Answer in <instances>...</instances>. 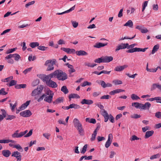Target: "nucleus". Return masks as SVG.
<instances>
[{
	"label": "nucleus",
	"mask_w": 161,
	"mask_h": 161,
	"mask_svg": "<svg viewBox=\"0 0 161 161\" xmlns=\"http://www.w3.org/2000/svg\"><path fill=\"white\" fill-rule=\"evenodd\" d=\"M154 133V131L153 130L150 131H147L146 133V134L144 136L145 138L147 139L153 135Z\"/></svg>",
	"instance_id": "nucleus-26"
},
{
	"label": "nucleus",
	"mask_w": 161,
	"mask_h": 161,
	"mask_svg": "<svg viewBox=\"0 0 161 161\" xmlns=\"http://www.w3.org/2000/svg\"><path fill=\"white\" fill-rule=\"evenodd\" d=\"M53 78H54L51 74H50L49 78L46 80L45 82L46 84L48 86L53 88H55L58 86V85L56 82L53 81L51 80V79Z\"/></svg>",
	"instance_id": "nucleus-2"
},
{
	"label": "nucleus",
	"mask_w": 161,
	"mask_h": 161,
	"mask_svg": "<svg viewBox=\"0 0 161 161\" xmlns=\"http://www.w3.org/2000/svg\"><path fill=\"white\" fill-rule=\"evenodd\" d=\"M37 48L41 50L42 51H45L46 50L47 48H48L47 47H45L44 46H38V47H37Z\"/></svg>",
	"instance_id": "nucleus-53"
},
{
	"label": "nucleus",
	"mask_w": 161,
	"mask_h": 161,
	"mask_svg": "<svg viewBox=\"0 0 161 161\" xmlns=\"http://www.w3.org/2000/svg\"><path fill=\"white\" fill-rule=\"evenodd\" d=\"M69 97L70 99V101L71 98H80V97L76 94H71L69 95Z\"/></svg>",
	"instance_id": "nucleus-29"
},
{
	"label": "nucleus",
	"mask_w": 161,
	"mask_h": 161,
	"mask_svg": "<svg viewBox=\"0 0 161 161\" xmlns=\"http://www.w3.org/2000/svg\"><path fill=\"white\" fill-rule=\"evenodd\" d=\"M104 63H108L113 60V57L112 56H106L103 57Z\"/></svg>",
	"instance_id": "nucleus-22"
},
{
	"label": "nucleus",
	"mask_w": 161,
	"mask_h": 161,
	"mask_svg": "<svg viewBox=\"0 0 161 161\" xmlns=\"http://www.w3.org/2000/svg\"><path fill=\"white\" fill-rule=\"evenodd\" d=\"M16 48L10 49L7 51L6 52V54H9L13 53L14 51L16 50Z\"/></svg>",
	"instance_id": "nucleus-58"
},
{
	"label": "nucleus",
	"mask_w": 161,
	"mask_h": 161,
	"mask_svg": "<svg viewBox=\"0 0 161 161\" xmlns=\"http://www.w3.org/2000/svg\"><path fill=\"white\" fill-rule=\"evenodd\" d=\"M130 97L133 100H138L140 99V98L135 94H132Z\"/></svg>",
	"instance_id": "nucleus-42"
},
{
	"label": "nucleus",
	"mask_w": 161,
	"mask_h": 161,
	"mask_svg": "<svg viewBox=\"0 0 161 161\" xmlns=\"http://www.w3.org/2000/svg\"><path fill=\"white\" fill-rule=\"evenodd\" d=\"M158 68L160 69V67L158 66L157 68L154 69L152 68L147 69V71L149 72H155L157 71Z\"/></svg>",
	"instance_id": "nucleus-45"
},
{
	"label": "nucleus",
	"mask_w": 161,
	"mask_h": 161,
	"mask_svg": "<svg viewBox=\"0 0 161 161\" xmlns=\"http://www.w3.org/2000/svg\"><path fill=\"white\" fill-rule=\"evenodd\" d=\"M61 90L65 94H66L69 92L66 86H63L61 88Z\"/></svg>",
	"instance_id": "nucleus-38"
},
{
	"label": "nucleus",
	"mask_w": 161,
	"mask_h": 161,
	"mask_svg": "<svg viewBox=\"0 0 161 161\" xmlns=\"http://www.w3.org/2000/svg\"><path fill=\"white\" fill-rule=\"evenodd\" d=\"M20 115L24 117H28L32 115V113L29 110H26L21 112L20 113Z\"/></svg>",
	"instance_id": "nucleus-8"
},
{
	"label": "nucleus",
	"mask_w": 161,
	"mask_h": 161,
	"mask_svg": "<svg viewBox=\"0 0 161 161\" xmlns=\"http://www.w3.org/2000/svg\"><path fill=\"white\" fill-rule=\"evenodd\" d=\"M56 60L53 59L52 60H47L45 63V65L47 66V71H51L54 69L53 65L55 64Z\"/></svg>",
	"instance_id": "nucleus-3"
},
{
	"label": "nucleus",
	"mask_w": 161,
	"mask_h": 161,
	"mask_svg": "<svg viewBox=\"0 0 161 161\" xmlns=\"http://www.w3.org/2000/svg\"><path fill=\"white\" fill-rule=\"evenodd\" d=\"M91 85V82H88L87 81H85L82 84H81V86H85L87 85Z\"/></svg>",
	"instance_id": "nucleus-56"
},
{
	"label": "nucleus",
	"mask_w": 161,
	"mask_h": 161,
	"mask_svg": "<svg viewBox=\"0 0 161 161\" xmlns=\"http://www.w3.org/2000/svg\"><path fill=\"white\" fill-rule=\"evenodd\" d=\"M73 122L74 126L75 127L81 124L79 120L76 118H75L74 119Z\"/></svg>",
	"instance_id": "nucleus-36"
},
{
	"label": "nucleus",
	"mask_w": 161,
	"mask_h": 161,
	"mask_svg": "<svg viewBox=\"0 0 161 161\" xmlns=\"http://www.w3.org/2000/svg\"><path fill=\"white\" fill-rule=\"evenodd\" d=\"M155 116L158 118H161V112H157L155 114Z\"/></svg>",
	"instance_id": "nucleus-62"
},
{
	"label": "nucleus",
	"mask_w": 161,
	"mask_h": 161,
	"mask_svg": "<svg viewBox=\"0 0 161 161\" xmlns=\"http://www.w3.org/2000/svg\"><path fill=\"white\" fill-rule=\"evenodd\" d=\"M160 154L159 153H158L152 155L150 157V158L151 160H153L155 158H159L160 157Z\"/></svg>",
	"instance_id": "nucleus-44"
},
{
	"label": "nucleus",
	"mask_w": 161,
	"mask_h": 161,
	"mask_svg": "<svg viewBox=\"0 0 161 161\" xmlns=\"http://www.w3.org/2000/svg\"><path fill=\"white\" fill-rule=\"evenodd\" d=\"M78 132L79 134L80 135V136H83L84 134V130L83 128H81V129H79L78 130Z\"/></svg>",
	"instance_id": "nucleus-55"
},
{
	"label": "nucleus",
	"mask_w": 161,
	"mask_h": 161,
	"mask_svg": "<svg viewBox=\"0 0 161 161\" xmlns=\"http://www.w3.org/2000/svg\"><path fill=\"white\" fill-rule=\"evenodd\" d=\"M5 89L4 88H1L0 90V95H5L8 94V92L5 91Z\"/></svg>",
	"instance_id": "nucleus-48"
},
{
	"label": "nucleus",
	"mask_w": 161,
	"mask_h": 161,
	"mask_svg": "<svg viewBox=\"0 0 161 161\" xmlns=\"http://www.w3.org/2000/svg\"><path fill=\"white\" fill-rule=\"evenodd\" d=\"M31 102V100L27 101L25 103L23 104L20 107V109H25L29 104Z\"/></svg>",
	"instance_id": "nucleus-27"
},
{
	"label": "nucleus",
	"mask_w": 161,
	"mask_h": 161,
	"mask_svg": "<svg viewBox=\"0 0 161 161\" xmlns=\"http://www.w3.org/2000/svg\"><path fill=\"white\" fill-rule=\"evenodd\" d=\"M127 67L128 66L126 65H125L122 66H117L115 68L114 70L117 71H121Z\"/></svg>",
	"instance_id": "nucleus-21"
},
{
	"label": "nucleus",
	"mask_w": 161,
	"mask_h": 161,
	"mask_svg": "<svg viewBox=\"0 0 161 161\" xmlns=\"http://www.w3.org/2000/svg\"><path fill=\"white\" fill-rule=\"evenodd\" d=\"M50 74L47 75L44 74H40L39 75V77L41 79L43 82H46Z\"/></svg>",
	"instance_id": "nucleus-19"
},
{
	"label": "nucleus",
	"mask_w": 161,
	"mask_h": 161,
	"mask_svg": "<svg viewBox=\"0 0 161 161\" xmlns=\"http://www.w3.org/2000/svg\"><path fill=\"white\" fill-rule=\"evenodd\" d=\"M130 117L131 118H132L137 119L140 118L141 117V116L140 115H138L137 114H134L131 115Z\"/></svg>",
	"instance_id": "nucleus-61"
},
{
	"label": "nucleus",
	"mask_w": 161,
	"mask_h": 161,
	"mask_svg": "<svg viewBox=\"0 0 161 161\" xmlns=\"http://www.w3.org/2000/svg\"><path fill=\"white\" fill-rule=\"evenodd\" d=\"M17 83V81L14 80H12L9 83L8 86H9L15 85Z\"/></svg>",
	"instance_id": "nucleus-54"
},
{
	"label": "nucleus",
	"mask_w": 161,
	"mask_h": 161,
	"mask_svg": "<svg viewBox=\"0 0 161 161\" xmlns=\"http://www.w3.org/2000/svg\"><path fill=\"white\" fill-rule=\"evenodd\" d=\"M98 83L101 85L102 86L103 88L107 87L106 83L103 80H100V82H98Z\"/></svg>",
	"instance_id": "nucleus-47"
},
{
	"label": "nucleus",
	"mask_w": 161,
	"mask_h": 161,
	"mask_svg": "<svg viewBox=\"0 0 161 161\" xmlns=\"http://www.w3.org/2000/svg\"><path fill=\"white\" fill-rule=\"evenodd\" d=\"M140 139V138L138 137L136 135H133L132 136L131 138H130V140L131 141H133L135 140H138Z\"/></svg>",
	"instance_id": "nucleus-52"
},
{
	"label": "nucleus",
	"mask_w": 161,
	"mask_h": 161,
	"mask_svg": "<svg viewBox=\"0 0 161 161\" xmlns=\"http://www.w3.org/2000/svg\"><path fill=\"white\" fill-rule=\"evenodd\" d=\"M97 65V64H92L88 62H86L84 63V65L85 66H87V67H90L91 68H93L95 66H96Z\"/></svg>",
	"instance_id": "nucleus-31"
},
{
	"label": "nucleus",
	"mask_w": 161,
	"mask_h": 161,
	"mask_svg": "<svg viewBox=\"0 0 161 161\" xmlns=\"http://www.w3.org/2000/svg\"><path fill=\"white\" fill-rule=\"evenodd\" d=\"M94 61L95 62L97 63H104L103 57H101V58L96 59L94 60Z\"/></svg>",
	"instance_id": "nucleus-40"
},
{
	"label": "nucleus",
	"mask_w": 161,
	"mask_h": 161,
	"mask_svg": "<svg viewBox=\"0 0 161 161\" xmlns=\"http://www.w3.org/2000/svg\"><path fill=\"white\" fill-rule=\"evenodd\" d=\"M155 100L156 101V102L157 103H161V97H155Z\"/></svg>",
	"instance_id": "nucleus-64"
},
{
	"label": "nucleus",
	"mask_w": 161,
	"mask_h": 161,
	"mask_svg": "<svg viewBox=\"0 0 161 161\" xmlns=\"http://www.w3.org/2000/svg\"><path fill=\"white\" fill-rule=\"evenodd\" d=\"M12 58H14L16 61H18L19 59L21 57L18 54L14 53V54H9L5 57V59H8Z\"/></svg>",
	"instance_id": "nucleus-6"
},
{
	"label": "nucleus",
	"mask_w": 161,
	"mask_h": 161,
	"mask_svg": "<svg viewBox=\"0 0 161 161\" xmlns=\"http://www.w3.org/2000/svg\"><path fill=\"white\" fill-rule=\"evenodd\" d=\"M61 49L63 50V51H64L65 52L69 54L71 53H75L76 51L75 49H70L69 48H66L65 47H62L61 48Z\"/></svg>",
	"instance_id": "nucleus-11"
},
{
	"label": "nucleus",
	"mask_w": 161,
	"mask_h": 161,
	"mask_svg": "<svg viewBox=\"0 0 161 161\" xmlns=\"http://www.w3.org/2000/svg\"><path fill=\"white\" fill-rule=\"evenodd\" d=\"M159 47V44H157L155 45L153 49L152 52V54H154L156 52H157Z\"/></svg>",
	"instance_id": "nucleus-32"
},
{
	"label": "nucleus",
	"mask_w": 161,
	"mask_h": 161,
	"mask_svg": "<svg viewBox=\"0 0 161 161\" xmlns=\"http://www.w3.org/2000/svg\"><path fill=\"white\" fill-rule=\"evenodd\" d=\"M151 104L149 102H146L144 104H141V110H146L147 109L148 110L150 107Z\"/></svg>",
	"instance_id": "nucleus-13"
},
{
	"label": "nucleus",
	"mask_w": 161,
	"mask_h": 161,
	"mask_svg": "<svg viewBox=\"0 0 161 161\" xmlns=\"http://www.w3.org/2000/svg\"><path fill=\"white\" fill-rule=\"evenodd\" d=\"M11 156L15 157L17 159V161H20L21 160V153L18 151H14L12 153Z\"/></svg>",
	"instance_id": "nucleus-7"
},
{
	"label": "nucleus",
	"mask_w": 161,
	"mask_h": 161,
	"mask_svg": "<svg viewBox=\"0 0 161 161\" xmlns=\"http://www.w3.org/2000/svg\"><path fill=\"white\" fill-rule=\"evenodd\" d=\"M66 65L68 67L69 69L68 70V72L70 75L71 73L75 71V70L74 69V67L72 65L69 64V63H66Z\"/></svg>",
	"instance_id": "nucleus-14"
},
{
	"label": "nucleus",
	"mask_w": 161,
	"mask_h": 161,
	"mask_svg": "<svg viewBox=\"0 0 161 161\" xmlns=\"http://www.w3.org/2000/svg\"><path fill=\"white\" fill-rule=\"evenodd\" d=\"M87 147V145H85L83 147L82 150L80 151V153L84 154L85 153Z\"/></svg>",
	"instance_id": "nucleus-57"
},
{
	"label": "nucleus",
	"mask_w": 161,
	"mask_h": 161,
	"mask_svg": "<svg viewBox=\"0 0 161 161\" xmlns=\"http://www.w3.org/2000/svg\"><path fill=\"white\" fill-rule=\"evenodd\" d=\"M112 134H109L108 136V140L105 143V146L106 147L108 148L110 146L112 142Z\"/></svg>",
	"instance_id": "nucleus-10"
},
{
	"label": "nucleus",
	"mask_w": 161,
	"mask_h": 161,
	"mask_svg": "<svg viewBox=\"0 0 161 161\" xmlns=\"http://www.w3.org/2000/svg\"><path fill=\"white\" fill-rule=\"evenodd\" d=\"M111 97L108 95H104L103 96H102L101 98V99H108L109 98H111Z\"/></svg>",
	"instance_id": "nucleus-59"
},
{
	"label": "nucleus",
	"mask_w": 161,
	"mask_h": 161,
	"mask_svg": "<svg viewBox=\"0 0 161 161\" xmlns=\"http://www.w3.org/2000/svg\"><path fill=\"white\" fill-rule=\"evenodd\" d=\"M100 112L102 115L104 117V121L105 122H106L108 121L109 117V115H108L107 111L105 110H101Z\"/></svg>",
	"instance_id": "nucleus-9"
},
{
	"label": "nucleus",
	"mask_w": 161,
	"mask_h": 161,
	"mask_svg": "<svg viewBox=\"0 0 161 161\" xmlns=\"http://www.w3.org/2000/svg\"><path fill=\"white\" fill-rule=\"evenodd\" d=\"M14 147L16 148L19 151L22 152L23 151L22 148L19 144L14 145Z\"/></svg>",
	"instance_id": "nucleus-43"
},
{
	"label": "nucleus",
	"mask_w": 161,
	"mask_h": 161,
	"mask_svg": "<svg viewBox=\"0 0 161 161\" xmlns=\"http://www.w3.org/2000/svg\"><path fill=\"white\" fill-rule=\"evenodd\" d=\"M13 76H10L9 77L5 78L4 79H3L2 80V81L4 82H8L10 80H11L13 79Z\"/></svg>",
	"instance_id": "nucleus-51"
},
{
	"label": "nucleus",
	"mask_w": 161,
	"mask_h": 161,
	"mask_svg": "<svg viewBox=\"0 0 161 161\" xmlns=\"http://www.w3.org/2000/svg\"><path fill=\"white\" fill-rule=\"evenodd\" d=\"M22 136V135L20 132L19 133H14L12 134V137L13 138H20Z\"/></svg>",
	"instance_id": "nucleus-35"
},
{
	"label": "nucleus",
	"mask_w": 161,
	"mask_h": 161,
	"mask_svg": "<svg viewBox=\"0 0 161 161\" xmlns=\"http://www.w3.org/2000/svg\"><path fill=\"white\" fill-rule=\"evenodd\" d=\"M53 93H51L50 95L48 96H46L45 97L44 99V101L49 103H51L52 101L53 97Z\"/></svg>",
	"instance_id": "nucleus-12"
},
{
	"label": "nucleus",
	"mask_w": 161,
	"mask_h": 161,
	"mask_svg": "<svg viewBox=\"0 0 161 161\" xmlns=\"http://www.w3.org/2000/svg\"><path fill=\"white\" fill-rule=\"evenodd\" d=\"M93 102L91 100L83 99L81 102V103L82 104H86L87 105H91L93 103Z\"/></svg>",
	"instance_id": "nucleus-17"
},
{
	"label": "nucleus",
	"mask_w": 161,
	"mask_h": 161,
	"mask_svg": "<svg viewBox=\"0 0 161 161\" xmlns=\"http://www.w3.org/2000/svg\"><path fill=\"white\" fill-rule=\"evenodd\" d=\"M125 90L121 89H116L112 91L109 92V94L111 95H114L115 94L118 93L120 92H124Z\"/></svg>",
	"instance_id": "nucleus-16"
},
{
	"label": "nucleus",
	"mask_w": 161,
	"mask_h": 161,
	"mask_svg": "<svg viewBox=\"0 0 161 161\" xmlns=\"http://www.w3.org/2000/svg\"><path fill=\"white\" fill-rule=\"evenodd\" d=\"M148 2V1H146L144 2V3H143L142 5V12H143L144 11L147 5Z\"/></svg>",
	"instance_id": "nucleus-49"
},
{
	"label": "nucleus",
	"mask_w": 161,
	"mask_h": 161,
	"mask_svg": "<svg viewBox=\"0 0 161 161\" xmlns=\"http://www.w3.org/2000/svg\"><path fill=\"white\" fill-rule=\"evenodd\" d=\"M30 46L32 48H34L36 47H38L39 45V43L38 42H32L29 44Z\"/></svg>",
	"instance_id": "nucleus-37"
},
{
	"label": "nucleus",
	"mask_w": 161,
	"mask_h": 161,
	"mask_svg": "<svg viewBox=\"0 0 161 161\" xmlns=\"http://www.w3.org/2000/svg\"><path fill=\"white\" fill-rule=\"evenodd\" d=\"M43 136L47 139H49V137L50 136V134L48 133H45L43 134Z\"/></svg>",
	"instance_id": "nucleus-63"
},
{
	"label": "nucleus",
	"mask_w": 161,
	"mask_h": 161,
	"mask_svg": "<svg viewBox=\"0 0 161 161\" xmlns=\"http://www.w3.org/2000/svg\"><path fill=\"white\" fill-rule=\"evenodd\" d=\"M97 132L96 131H94L93 134H92V137L91 138V141H92L95 140L96 137L97 136Z\"/></svg>",
	"instance_id": "nucleus-46"
},
{
	"label": "nucleus",
	"mask_w": 161,
	"mask_h": 161,
	"mask_svg": "<svg viewBox=\"0 0 161 161\" xmlns=\"http://www.w3.org/2000/svg\"><path fill=\"white\" fill-rule=\"evenodd\" d=\"M43 87L41 86H38L36 89H35L31 93V96H35L40 94L42 92Z\"/></svg>",
	"instance_id": "nucleus-5"
},
{
	"label": "nucleus",
	"mask_w": 161,
	"mask_h": 161,
	"mask_svg": "<svg viewBox=\"0 0 161 161\" xmlns=\"http://www.w3.org/2000/svg\"><path fill=\"white\" fill-rule=\"evenodd\" d=\"M141 103H139L137 102L133 103H132V106H134L137 108H139L141 110Z\"/></svg>",
	"instance_id": "nucleus-28"
},
{
	"label": "nucleus",
	"mask_w": 161,
	"mask_h": 161,
	"mask_svg": "<svg viewBox=\"0 0 161 161\" xmlns=\"http://www.w3.org/2000/svg\"><path fill=\"white\" fill-rule=\"evenodd\" d=\"M46 94H44L42 96H41L39 98H38L37 100L38 102H39L42 100L44 97H46Z\"/></svg>",
	"instance_id": "nucleus-60"
},
{
	"label": "nucleus",
	"mask_w": 161,
	"mask_h": 161,
	"mask_svg": "<svg viewBox=\"0 0 161 161\" xmlns=\"http://www.w3.org/2000/svg\"><path fill=\"white\" fill-rule=\"evenodd\" d=\"M2 153L4 157L8 158L11 155V152L8 150H4L2 151Z\"/></svg>",
	"instance_id": "nucleus-15"
},
{
	"label": "nucleus",
	"mask_w": 161,
	"mask_h": 161,
	"mask_svg": "<svg viewBox=\"0 0 161 161\" xmlns=\"http://www.w3.org/2000/svg\"><path fill=\"white\" fill-rule=\"evenodd\" d=\"M108 43H103L101 42H97L94 45V47L98 48L104 47L108 45Z\"/></svg>",
	"instance_id": "nucleus-18"
},
{
	"label": "nucleus",
	"mask_w": 161,
	"mask_h": 161,
	"mask_svg": "<svg viewBox=\"0 0 161 161\" xmlns=\"http://www.w3.org/2000/svg\"><path fill=\"white\" fill-rule=\"evenodd\" d=\"M75 5L73 7H71V8H70L69 10H67L66 11H65L64 12H63L62 13H57L56 14L57 15H62L63 14H64L69 13L72 11L73 10H74L75 8Z\"/></svg>",
	"instance_id": "nucleus-25"
},
{
	"label": "nucleus",
	"mask_w": 161,
	"mask_h": 161,
	"mask_svg": "<svg viewBox=\"0 0 161 161\" xmlns=\"http://www.w3.org/2000/svg\"><path fill=\"white\" fill-rule=\"evenodd\" d=\"M112 82L115 85L121 84L122 83V81L119 80H113Z\"/></svg>",
	"instance_id": "nucleus-39"
},
{
	"label": "nucleus",
	"mask_w": 161,
	"mask_h": 161,
	"mask_svg": "<svg viewBox=\"0 0 161 161\" xmlns=\"http://www.w3.org/2000/svg\"><path fill=\"white\" fill-rule=\"evenodd\" d=\"M16 117L13 115H7V117L6 118L7 120H11L15 119Z\"/></svg>",
	"instance_id": "nucleus-50"
},
{
	"label": "nucleus",
	"mask_w": 161,
	"mask_h": 161,
	"mask_svg": "<svg viewBox=\"0 0 161 161\" xmlns=\"http://www.w3.org/2000/svg\"><path fill=\"white\" fill-rule=\"evenodd\" d=\"M63 97H59L56 99L53 102L54 104H56L63 102Z\"/></svg>",
	"instance_id": "nucleus-30"
},
{
	"label": "nucleus",
	"mask_w": 161,
	"mask_h": 161,
	"mask_svg": "<svg viewBox=\"0 0 161 161\" xmlns=\"http://www.w3.org/2000/svg\"><path fill=\"white\" fill-rule=\"evenodd\" d=\"M148 47H146L144 48H140L135 47L128 50L126 51V52L127 53H133L137 52H145L147 50V49H148Z\"/></svg>",
	"instance_id": "nucleus-4"
},
{
	"label": "nucleus",
	"mask_w": 161,
	"mask_h": 161,
	"mask_svg": "<svg viewBox=\"0 0 161 161\" xmlns=\"http://www.w3.org/2000/svg\"><path fill=\"white\" fill-rule=\"evenodd\" d=\"M51 74L54 78H57L59 80L64 81L68 77L66 74L60 70H57Z\"/></svg>",
	"instance_id": "nucleus-1"
},
{
	"label": "nucleus",
	"mask_w": 161,
	"mask_h": 161,
	"mask_svg": "<svg viewBox=\"0 0 161 161\" xmlns=\"http://www.w3.org/2000/svg\"><path fill=\"white\" fill-rule=\"evenodd\" d=\"M125 49V47H124L123 43H121L120 45H119L116 47L115 51L116 52L120 49Z\"/></svg>",
	"instance_id": "nucleus-41"
},
{
	"label": "nucleus",
	"mask_w": 161,
	"mask_h": 161,
	"mask_svg": "<svg viewBox=\"0 0 161 161\" xmlns=\"http://www.w3.org/2000/svg\"><path fill=\"white\" fill-rule=\"evenodd\" d=\"M156 88H158L160 91H161V85L159 84V83L153 84L151 88V90H154Z\"/></svg>",
	"instance_id": "nucleus-20"
},
{
	"label": "nucleus",
	"mask_w": 161,
	"mask_h": 161,
	"mask_svg": "<svg viewBox=\"0 0 161 161\" xmlns=\"http://www.w3.org/2000/svg\"><path fill=\"white\" fill-rule=\"evenodd\" d=\"M69 106L70 108L79 109L80 108V105L75 103L70 104Z\"/></svg>",
	"instance_id": "nucleus-33"
},
{
	"label": "nucleus",
	"mask_w": 161,
	"mask_h": 161,
	"mask_svg": "<svg viewBox=\"0 0 161 161\" xmlns=\"http://www.w3.org/2000/svg\"><path fill=\"white\" fill-rule=\"evenodd\" d=\"M124 25L132 28L133 26V23L131 20H129Z\"/></svg>",
	"instance_id": "nucleus-34"
},
{
	"label": "nucleus",
	"mask_w": 161,
	"mask_h": 161,
	"mask_svg": "<svg viewBox=\"0 0 161 161\" xmlns=\"http://www.w3.org/2000/svg\"><path fill=\"white\" fill-rule=\"evenodd\" d=\"M76 54L78 56H85L88 55L87 52L84 50H80L79 51H76Z\"/></svg>",
	"instance_id": "nucleus-24"
},
{
	"label": "nucleus",
	"mask_w": 161,
	"mask_h": 161,
	"mask_svg": "<svg viewBox=\"0 0 161 161\" xmlns=\"http://www.w3.org/2000/svg\"><path fill=\"white\" fill-rule=\"evenodd\" d=\"M10 142L15 143L16 142L15 141L10 139L0 140V143H8Z\"/></svg>",
	"instance_id": "nucleus-23"
}]
</instances>
